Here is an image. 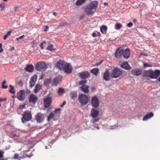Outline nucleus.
Wrapping results in <instances>:
<instances>
[{
    "instance_id": "f257e3e1",
    "label": "nucleus",
    "mask_w": 160,
    "mask_h": 160,
    "mask_svg": "<svg viewBox=\"0 0 160 160\" xmlns=\"http://www.w3.org/2000/svg\"><path fill=\"white\" fill-rule=\"evenodd\" d=\"M98 4V2L97 1H93L86 7L85 9V12L87 15L92 14L96 11Z\"/></svg>"
},
{
    "instance_id": "f03ea898",
    "label": "nucleus",
    "mask_w": 160,
    "mask_h": 160,
    "mask_svg": "<svg viewBox=\"0 0 160 160\" xmlns=\"http://www.w3.org/2000/svg\"><path fill=\"white\" fill-rule=\"evenodd\" d=\"M60 111L61 108H58L54 110V113L52 112H51L48 117V121H49L50 120L52 119L55 121L57 120L59 118Z\"/></svg>"
},
{
    "instance_id": "7ed1b4c3",
    "label": "nucleus",
    "mask_w": 160,
    "mask_h": 160,
    "mask_svg": "<svg viewBox=\"0 0 160 160\" xmlns=\"http://www.w3.org/2000/svg\"><path fill=\"white\" fill-rule=\"evenodd\" d=\"M122 73V70L121 68H114L110 72L111 77L117 78L120 77Z\"/></svg>"
},
{
    "instance_id": "20e7f679",
    "label": "nucleus",
    "mask_w": 160,
    "mask_h": 160,
    "mask_svg": "<svg viewBox=\"0 0 160 160\" xmlns=\"http://www.w3.org/2000/svg\"><path fill=\"white\" fill-rule=\"evenodd\" d=\"M47 68V64L45 62L42 61L38 62L35 66L36 70L39 71H44Z\"/></svg>"
},
{
    "instance_id": "39448f33",
    "label": "nucleus",
    "mask_w": 160,
    "mask_h": 160,
    "mask_svg": "<svg viewBox=\"0 0 160 160\" xmlns=\"http://www.w3.org/2000/svg\"><path fill=\"white\" fill-rule=\"evenodd\" d=\"M22 122L25 123L31 120L32 118V115L31 112L28 110L25 111L22 114Z\"/></svg>"
},
{
    "instance_id": "423d86ee",
    "label": "nucleus",
    "mask_w": 160,
    "mask_h": 160,
    "mask_svg": "<svg viewBox=\"0 0 160 160\" xmlns=\"http://www.w3.org/2000/svg\"><path fill=\"white\" fill-rule=\"evenodd\" d=\"M78 100L82 104L86 105L89 101V98L88 96L83 94H79Z\"/></svg>"
},
{
    "instance_id": "0eeeda50",
    "label": "nucleus",
    "mask_w": 160,
    "mask_h": 160,
    "mask_svg": "<svg viewBox=\"0 0 160 160\" xmlns=\"http://www.w3.org/2000/svg\"><path fill=\"white\" fill-rule=\"evenodd\" d=\"M25 92L24 90L19 91L17 94V99L20 101H22L25 99L26 98Z\"/></svg>"
},
{
    "instance_id": "6e6552de",
    "label": "nucleus",
    "mask_w": 160,
    "mask_h": 160,
    "mask_svg": "<svg viewBox=\"0 0 160 160\" xmlns=\"http://www.w3.org/2000/svg\"><path fill=\"white\" fill-rule=\"evenodd\" d=\"M36 120L38 123L42 122L45 118V114L41 112L38 113L35 117Z\"/></svg>"
},
{
    "instance_id": "1a4fd4ad",
    "label": "nucleus",
    "mask_w": 160,
    "mask_h": 160,
    "mask_svg": "<svg viewBox=\"0 0 160 160\" xmlns=\"http://www.w3.org/2000/svg\"><path fill=\"white\" fill-rule=\"evenodd\" d=\"M91 104L92 106L95 108L98 107L99 104V100L96 96H93L91 99Z\"/></svg>"
},
{
    "instance_id": "9d476101",
    "label": "nucleus",
    "mask_w": 160,
    "mask_h": 160,
    "mask_svg": "<svg viewBox=\"0 0 160 160\" xmlns=\"http://www.w3.org/2000/svg\"><path fill=\"white\" fill-rule=\"evenodd\" d=\"M38 100L37 96L33 94H32L28 97L29 102L30 103L35 104Z\"/></svg>"
},
{
    "instance_id": "9b49d317",
    "label": "nucleus",
    "mask_w": 160,
    "mask_h": 160,
    "mask_svg": "<svg viewBox=\"0 0 160 160\" xmlns=\"http://www.w3.org/2000/svg\"><path fill=\"white\" fill-rule=\"evenodd\" d=\"M67 63L63 60L59 61L56 64L57 67L61 70H62Z\"/></svg>"
},
{
    "instance_id": "f8f14e48",
    "label": "nucleus",
    "mask_w": 160,
    "mask_h": 160,
    "mask_svg": "<svg viewBox=\"0 0 160 160\" xmlns=\"http://www.w3.org/2000/svg\"><path fill=\"white\" fill-rule=\"evenodd\" d=\"M152 79H157L160 75V70H156L153 71L152 69Z\"/></svg>"
},
{
    "instance_id": "ddd939ff",
    "label": "nucleus",
    "mask_w": 160,
    "mask_h": 160,
    "mask_svg": "<svg viewBox=\"0 0 160 160\" xmlns=\"http://www.w3.org/2000/svg\"><path fill=\"white\" fill-rule=\"evenodd\" d=\"M79 75L80 77L83 79H85L88 78L90 75V73L87 71L79 73Z\"/></svg>"
},
{
    "instance_id": "4468645a",
    "label": "nucleus",
    "mask_w": 160,
    "mask_h": 160,
    "mask_svg": "<svg viewBox=\"0 0 160 160\" xmlns=\"http://www.w3.org/2000/svg\"><path fill=\"white\" fill-rule=\"evenodd\" d=\"M52 100V98L50 97H48L44 99L43 102L45 108H47L49 107L51 103Z\"/></svg>"
},
{
    "instance_id": "2eb2a0df",
    "label": "nucleus",
    "mask_w": 160,
    "mask_h": 160,
    "mask_svg": "<svg viewBox=\"0 0 160 160\" xmlns=\"http://www.w3.org/2000/svg\"><path fill=\"white\" fill-rule=\"evenodd\" d=\"M62 70H64V72L67 73H70L72 72V70L70 64L66 63Z\"/></svg>"
},
{
    "instance_id": "dca6fc26",
    "label": "nucleus",
    "mask_w": 160,
    "mask_h": 160,
    "mask_svg": "<svg viewBox=\"0 0 160 160\" xmlns=\"http://www.w3.org/2000/svg\"><path fill=\"white\" fill-rule=\"evenodd\" d=\"M110 73H109V70L107 69L103 74V79L106 81H108L110 80Z\"/></svg>"
},
{
    "instance_id": "f3484780",
    "label": "nucleus",
    "mask_w": 160,
    "mask_h": 160,
    "mask_svg": "<svg viewBox=\"0 0 160 160\" xmlns=\"http://www.w3.org/2000/svg\"><path fill=\"white\" fill-rule=\"evenodd\" d=\"M37 80V76L36 75H34L32 76L31 78L29 86L31 88L33 87L35 84V82Z\"/></svg>"
},
{
    "instance_id": "a211bd4d",
    "label": "nucleus",
    "mask_w": 160,
    "mask_h": 160,
    "mask_svg": "<svg viewBox=\"0 0 160 160\" xmlns=\"http://www.w3.org/2000/svg\"><path fill=\"white\" fill-rule=\"evenodd\" d=\"M131 73L134 76H139L141 74L142 72L140 69L136 68L132 70Z\"/></svg>"
},
{
    "instance_id": "6ab92c4d",
    "label": "nucleus",
    "mask_w": 160,
    "mask_h": 160,
    "mask_svg": "<svg viewBox=\"0 0 160 160\" xmlns=\"http://www.w3.org/2000/svg\"><path fill=\"white\" fill-rule=\"evenodd\" d=\"M99 111L96 109L92 108L91 111V116L93 118H96L98 115Z\"/></svg>"
},
{
    "instance_id": "aec40b11",
    "label": "nucleus",
    "mask_w": 160,
    "mask_h": 160,
    "mask_svg": "<svg viewBox=\"0 0 160 160\" xmlns=\"http://www.w3.org/2000/svg\"><path fill=\"white\" fill-rule=\"evenodd\" d=\"M152 69L145 71L142 73V76L143 77H148L152 78Z\"/></svg>"
},
{
    "instance_id": "412c9836",
    "label": "nucleus",
    "mask_w": 160,
    "mask_h": 160,
    "mask_svg": "<svg viewBox=\"0 0 160 160\" xmlns=\"http://www.w3.org/2000/svg\"><path fill=\"white\" fill-rule=\"evenodd\" d=\"M122 56L125 59L128 58L130 56V50L129 49L127 48L125 50H122Z\"/></svg>"
},
{
    "instance_id": "4be33fe9",
    "label": "nucleus",
    "mask_w": 160,
    "mask_h": 160,
    "mask_svg": "<svg viewBox=\"0 0 160 160\" xmlns=\"http://www.w3.org/2000/svg\"><path fill=\"white\" fill-rule=\"evenodd\" d=\"M122 49L121 50L119 48H118L115 53V56L116 58L119 59L121 58L122 56Z\"/></svg>"
},
{
    "instance_id": "5701e85b",
    "label": "nucleus",
    "mask_w": 160,
    "mask_h": 160,
    "mask_svg": "<svg viewBox=\"0 0 160 160\" xmlns=\"http://www.w3.org/2000/svg\"><path fill=\"white\" fill-rule=\"evenodd\" d=\"M120 67L123 69L126 70H129L131 68L128 62H123L120 65Z\"/></svg>"
},
{
    "instance_id": "b1692460",
    "label": "nucleus",
    "mask_w": 160,
    "mask_h": 160,
    "mask_svg": "<svg viewBox=\"0 0 160 160\" xmlns=\"http://www.w3.org/2000/svg\"><path fill=\"white\" fill-rule=\"evenodd\" d=\"M62 79V78L59 76L56 77L53 80L52 85H57L58 82L61 81Z\"/></svg>"
},
{
    "instance_id": "393cba45",
    "label": "nucleus",
    "mask_w": 160,
    "mask_h": 160,
    "mask_svg": "<svg viewBox=\"0 0 160 160\" xmlns=\"http://www.w3.org/2000/svg\"><path fill=\"white\" fill-rule=\"evenodd\" d=\"M153 113L152 112H150L144 116L142 120L144 121H147L153 117Z\"/></svg>"
},
{
    "instance_id": "a878e982",
    "label": "nucleus",
    "mask_w": 160,
    "mask_h": 160,
    "mask_svg": "<svg viewBox=\"0 0 160 160\" xmlns=\"http://www.w3.org/2000/svg\"><path fill=\"white\" fill-rule=\"evenodd\" d=\"M80 88L82 91L84 93H88L89 92V87L87 85H82L81 87H80Z\"/></svg>"
},
{
    "instance_id": "bb28decb",
    "label": "nucleus",
    "mask_w": 160,
    "mask_h": 160,
    "mask_svg": "<svg viewBox=\"0 0 160 160\" xmlns=\"http://www.w3.org/2000/svg\"><path fill=\"white\" fill-rule=\"evenodd\" d=\"M34 69V67L32 65H27L26 67L25 68V70L26 71L31 72H32Z\"/></svg>"
},
{
    "instance_id": "cd10ccee",
    "label": "nucleus",
    "mask_w": 160,
    "mask_h": 160,
    "mask_svg": "<svg viewBox=\"0 0 160 160\" xmlns=\"http://www.w3.org/2000/svg\"><path fill=\"white\" fill-rule=\"evenodd\" d=\"M41 86L40 84H37L35 86L34 90L35 93H37L41 89Z\"/></svg>"
},
{
    "instance_id": "c85d7f7f",
    "label": "nucleus",
    "mask_w": 160,
    "mask_h": 160,
    "mask_svg": "<svg viewBox=\"0 0 160 160\" xmlns=\"http://www.w3.org/2000/svg\"><path fill=\"white\" fill-rule=\"evenodd\" d=\"M77 93L76 92H72L70 94L71 98L73 100H74L77 97Z\"/></svg>"
},
{
    "instance_id": "c756f323",
    "label": "nucleus",
    "mask_w": 160,
    "mask_h": 160,
    "mask_svg": "<svg viewBox=\"0 0 160 160\" xmlns=\"http://www.w3.org/2000/svg\"><path fill=\"white\" fill-rule=\"evenodd\" d=\"M65 92L64 89L62 88H59L58 91V94L59 95H62Z\"/></svg>"
},
{
    "instance_id": "7c9ffc66",
    "label": "nucleus",
    "mask_w": 160,
    "mask_h": 160,
    "mask_svg": "<svg viewBox=\"0 0 160 160\" xmlns=\"http://www.w3.org/2000/svg\"><path fill=\"white\" fill-rule=\"evenodd\" d=\"M29 151V150H25V151H24L23 152L24 153L23 154H24V155H23L22 156V157H21V158H25L26 156H27V157H28V158H31V156H32L33 155L32 154H30V155H28V154H25V152H28Z\"/></svg>"
},
{
    "instance_id": "2f4dec72",
    "label": "nucleus",
    "mask_w": 160,
    "mask_h": 160,
    "mask_svg": "<svg viewBox=\"0 0 160 160\" xmlns=\"http://www.w3.org/2000/svg\"><path fill=\"white\" fill-rule=\"evenodd\" d=\"M107 29V27L106 26H102L100 28V31L103 33H105Z\"/></svg>"
},
{
    "instance_id": "473e14b6",
    "label": "nucleus",
    "mask_w": 160,
    "mask_h": 160,
    "mask_svg": "<svg viewBox=\"0 0 160 160\" xmlns=\"http://www.w3.org/2000/svg\"><path fill=\"white\" fill-rule=\"evenodd\" d=\"M99 69L97 68H93L91 70L90 72L95 75H97V73L98 72Z\"/></svg>"
},
{
    "instance_id": "72a5a7b5",
    "label": "nucleus",
    "mask_w": 160,
    "mask_h": 160,
    "mask_svg": "<svg viewBox=\"0 0 160 160\" xmlns=\"http://www.w3.org/2000/svg\"><path fill=\"white\" fill-rule=\"evenodd\" d=\"M122 27V25L119 23H117L115 25V28L116 30H119Z\"/></svg>"
},
{
    "instance_id": "f704fd0d",
    "label": "nucleus",
    "mask_w": 160,
    "mask_h": 160,
    "mask_svg": "<svg viewBox=\"0 0 160 160\" xmlns=\"http://www.w3.org/2000/svg\"><path fill=\"white\" fill-rule=\"evenodd\" d=\"M9 87L10 88V89L9 91V92L12 94H15V92L14 90V87L10 85L9 86Z\"/></svg>"
},
{
    "instance_id": "c9c22d12",
    "label": "nucleus",
    "mask_w": 160,
    "mask_h": 160,
    "mask_svg": "<svg viewBox=\"0 0 160 160\" xmlns=\"http://www.w3.org/2000/svg\"><path fill=\"white\" fill-rule=\"evenodd\" d=\"M85 0H78L76 2V5L77 6H79L83 3L84 2Z\"/></svg>"
},
{
    "instance_id": "e433bc0d",
    "label": "nucleus",
    "mask_w": 160,
    "mask_h": 160,
    "mask_svg": "<svg viewBox=\"0 0 160 160\" xmlns=\"http://www.w3.org/2000/svg\"><path fill=\"white\" fill-rule=\"evenodd\" d=\"M13 158L15 159L20 160L21 159V156H19V155L18 154L15 153Z\"/></svg>"
},
{
    "instance_id": "4c0bfd02",
    "label": "nucleus",
    "mask_w": 160,
    "mask_h": 160,
    "mask_svg": "<svg viewBox=\"0 0 160 160\" xmlns=\"http://www.w3.org/2000/svg\"><path fill=\"white\" fill-rule=\"evenodd\" d=\"M6 83L5 80H4L2 82V89H6L8 88V86L5 85L4 84Z\"/></svg>"
},
{
    "instance_id": "58836bf2",
    "label": "nucleus",
    "mask_w": 160,
    "mask_h": 160,
    "mask_svg": "<svg viewBox=\"0 0 160 160\" xmlns=\"http://www.w3.org/2000/svg\"><path fill=\"white\" fill-rule=\"evenodd\" d=\"M48 50L50 51H53L54 50V48L53 47V45L52 44L50 45L47 48Z\"/></svg>"
},
{
    "instance_id": "ea45409f",
    "label": "nucleus",
    "mask_w": 160,
    "mask_h": 160,
    "mask_svg": "<svg viewBox=\"0 0 160 160\" xmlns=\"http://www.w3.org/2000/svg\"><path fill=\"white\" fill-rule=\"evenodd\" d=\"M11 33V31H9L8 33L4 36L3 39L5 40H6L8 37L9 36Z\"/></svg>"
},
{
    "instance_id": "a19ab883",
    "label": "nucleus",
    "mask_w": 160,
    "mask_h": 160,
    "mask_svg": "<svg viewBox=\"0 0 160 160\" xmlns=\"http://www.w3.org/2000/svg\"><path fill=\"white\" fill-rule=\"evenodd\" d=\"M10 137L11 138L16 137L18 136V135H16L15 133L13 132H11L10 133Z\"/></svg>"
},
{
    "instance_id": "79ce46f5",
    "label": "nucleus",
    "mask_w": 160,
    "mask_h": 160,
    "mask_svg": "<svg viewBox=\"0 0 160 160\" xmlns=\"http://www.w3.org/2000/svg\"><path fill=\"white\" fill-rule=\"evenodd\" d=\"M87 82V81L86 80H81L79 81L78 82L79 85H83L85 84Z\"/></svg>"
},
{
    "instance_id": "37998d69",
    "label": "nucleus",
    "mask_w": 160,
    "mask_h": 160,
    "mask_svg": "<svg viewBox=\"0 0 160 160\" xmlns=\"http://www.w3.org/2000/svg\"><path fill=\"white\" fill-rule=\"evenodd\" d=\"M143 67L144 68L147 67H152V65L149 64L146 62L143 63Z\"/></svg>"
},
{
    "instance_id": "c03bdc74",
    "label": "nucleus",
    "mask_w": 160,
    "mask_h": 160,
    "mask_svg": "<svg viewBox=\"0 0 160 160\" xmlns=\"http://www.w3.org/2000/svg\"><path fill=\"white\" fill-rule=\"evenodd\" d=\"M51 79H47L45 80L44 83L46 84H48L50 83L51 82Z\"/></svg>"
},
{
    "instance_id": "a18cd8bd",
    "label": "nucleus",
    "mask_w": 160,
    "mask_h": 160,
    "mask_svg": "<svg viewBox=\"0 0 160 160\" xmlns=\"http://www.w3.org/2000/svg\"><path fill=\"white\" fill-rule=\"evenodd\" d=\"M99 120V119L98 118L93 119L91 120V122L93 123H94L96 122H98Z\"/></svg>"
},
{
    "instance_id": "49530a36",
    "label": "nucleus",
    "mask_w": 160,
    "mask_h": 160,
    "mask_svg": "<svg viewBox=\"0 0 160 160\" xmlns=\"http://www.w3.org/2000/svg\"><path fill=\"white\" fill-rule=\"evenodd\" d=\"M4 154V152L2 151V150H0V158H2L3 157Z\"/></svg>"
},
{
    "instance_id": "de8ad7c7",
    "label": "nucleus",
    "mask_w": 160,
    "mask_h": 160,
    "mask_svg": "<svg viewBox=\"0 0 160 160\" xmlns=\"http://www.w3.org/2000/svg\"><path fill=\"white\" fill-rule=\"evenodd\" d=\"M46 42L45 41H43V42L42 43H41V44H40V47H41V48L42 49H43V44H46Z\"/></svg>"
},
{
    "instance_id": "09e8293b",
    "label": "nucleus",
    "mask_w": 160,
    "mask_h": 160,
    "mask_svg": "<svg viewBox=\"0 0 160 160\" xmlns=\"http://www.w3.org/2000/svg\"><path fill=\"white\" fill-rule=\"evenodd\" d=\"M25 105L26 104H24L23 105H20V106H19V108L20 109H23L24 108H25Z\"/></svg>"
},
{
    "instance_id": "8fccbe9b",
    "label": "nucleus",
    "mask_w": 160,
    "mask_h": 160,
    "mask_svg": "<svg viewBox=\"0 0 160 160\" xmlns=\"http://www.w3.org/2000/svg\"><path fill=\"white\" fill-rule=\"evenodd\" d=\"M133 25V23L132 22H129L127 25V26L128 27H131Z\"/></svg>"
},
{
    "instance_id": "3c124183",
    "label": "nucleus",
    "mask_w": 160,
    "mask_h": 160,
    "mask_svg": "<svg viewBox=\"0 0 160 160\" xmlns=\"http://www.w3.org/2000/svg\"><path fill=\"white\" fill-rule=\"evenodd\" d=\"M24 35H22L19 37L18 38H16V40L17 41H18L19 39H22L23 38H24Z\"/></svg>"
},
{
    "instance_id": "603ef678",
    "label": "nucleus",
    "mask_w": 160,
    "mask_h": 160,
    "mask_svg": "<svg viewBox=\"0 0 160 160\" xmlns=\"http://www.w3.org/2000/svg\"><path fill=\"white\" fill-rule=\"evenodd\" d=\"M7 100V99L6 98H0V102H2V101H5Z\"/></svg>"
},
{
    "instance_id": "864d4df0",
    "label": "nucleus",
    "mask_w": 160,
    "mask_h": 160,
    "mask_svg": "<svg viewBox=\"0 0 160 160\" xmlns=\"http://www.w3.org/2000/svg\"><path fill=\"white\" fill-rule=\"evenodd\" d=\"M32 44L33 45V47L34 46H35L36 45V42L35 41H33L32 42Z\"/></svg>"
},
{
    "instance_id": "5fc2aeb1",
    "label": "nucleus",
    "mask_w": 160,
    "mask_h": 160,
    "mask_svg": "<svg viewBox=\"0 0 160 160\" xmlns=\"http://www.w3.org/2000/svg\"><path fill=\"white\" fill-rule=\"evenodd\" d=\"M92 36L93 37H97V35L96 33L95 32H93L92 34Z\"/></svg>"
},
{
    "instance_id": "6e6d98bb",
    "label": "nucleus",
    "mask_w": 160,
    "mask_h": 160,
    "mask_svg": "<svg viewBox=\"0 0 160 160\" xmlns=\"http://www.w3.org/2000/svg\"><path fill=\"white\" fill-rule=\"evenodd\" d=\"M66 103V102L65 101H64L62 102V104L60 105V107H62Z\"/></svg>"
},
{
    "instance_id": "4d7b16f0",
    "label": "nucleus",
    "mask_w": 160,
    "mask_h": 160,
    "mask_svg": "<svg viewBox=\"0 0 160 160\" xmlns=\"http://www.w3.org/2000/svg\"><path fill=\"white\" fill-rule=\"evenodd\" d=\"M102 62V61H101L100 62H98V63H97L96 64V65H97V66L99 65H100L101 64Z\"/></svg>"
},
{
    "instance_id": "13d9d810",
    "label": "nucleus",
    "mask_w": 160,
    "mask_h": 160,
    "mask_svg": "<svg viewBox=\"0 0 160 160\" xmlns=\"http://www.w3.org/2000/svg\"><path fill=\"white\" fill-rule=\"evenodd\" d=\"M111 127H112L111 128H110V129H114L115 128H116V125H113V126H111Z\"/></svg>"
},
{
    "instance_id": "bf43d9fd",
    "label": "nucleus",
    "mask_w": 160,
    "mask_h": 160,
    "mask_svg": "<svg viewBox=\"0 0 160 160\" xmlns=\"http://www.w3.org/2000/svg\"><path fill=\"white\" fill-rule=\"evenodd\" d=\"M3 51V49L2 48H0V52H2Z\"/></svg>"
},
{
    "instance_id": "052dcab7",
    "label": "nucleus",
    "mask_w": 160,
    "mask_h": 160,
    "mask_svg": "<svg viewBox=\"0 0 160 160\" xmlns=\"http://www.w3.org/2000/svg\"><path fill=\"white\" fill-rule=\"evenodd\" d=\"M103 5L105 6H108V3H107V2H105L103 4Z\"/></svg>"
},
{
    "instance_id": "680f3d73",
    "label": "nucleus",
    "mask_w": 160,
    "mask_h": 160,
    "mask_svg": "<svg viewBox=\"0 0 160 160\" xmlns=\"http://www.w3.org/2000/svg\"><path fill=\"white\" fill-rule=\"evenodd\" d=\"M98 35L99 37L101 36V34L99 32H98Z\"/></svg>"
},
{
    "instance_id": "e2e57ef3",
    "label": "nucleus",
    "mask_w": 160,
    "mask_h": 160,
    "mask_svg": "<svg viewBox=\"0 0 160 160\" xmlns=\"http://www.w3.org/2000/svg\"><path fill=\"white\" fill-rule=\"evenodd\" d=\"M46 27L47 28V29H44V31H47V29H48V27L47 26H46Z\"/></svg>"
},
{
    "instance_id": "0e129e2a",
    "label": "nucleus",
    "mask_w": 160,
    "mask_h": 160,
    "mask_svg": "<svg viewBox=\"0 0 160 160\" xmlns=\"http://www.w3.org/2000/svg\"><path fill=\"white\" fill-rule=\"evenodd\" d=\"M40 8H38V9H37V13H38V12H39L40 11Z\"/></svg>"
},
{
    "instance_id": "69168bd1",
    "label": "nucleus",
    "mask_w": 160,
    "mask_h": 160,
    "mask_svg": "<svg viewBox=\"0 0 160 160\" xmlns=\"http://www.w3.org/2000/svg\"><path fill=\"white\" fill-rule=\"evenodd\" d=\"M14 49V47H12L11 48V50H13Z\"/></svg>"
},
{
    "instance_id": "338daca9",
    "label": "nucleus",
    "mask_w": 160,
    "mask_h": 160,
    "mask_svg": "<svg viewBox=\"0 0 160 160\" xmlns=\"http://www.w3.org/2000/svg\"><path fill=\"white\" fill-rule=\"evenodd\" d=\"M84 17V15L80 17V19H82V18H83Z\"/></svg>"
},
{
    "instance_id": "774afa93",
    "label": "nucleus",
    "mask_w": 160,
    "mask_h": 160,
    "mask_svg": "<svg viewBox=\"0 0 160 160\" xmlns=\"http://www.w3.org/2000/svg\"><path fill=\"white\" fill-rule=\"evenodd\" d=\"M56 14H57L56 12H54L53 13V14L55 16H56Z\"/></svg>"
}]
</instances>
